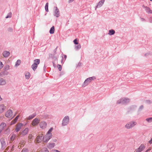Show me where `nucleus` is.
Segmentation results:
<instances>
[{"mask_svg": "<svg viewBox=\"0 0 152 152\" xmlns=\"http://www.w3.org/2000/svg\"><path fill=\"white\" fill-rule=\"evenodd\" d=\"M150 22V23H152V19L151 20V21Z\"/></svg>", "mask_w": 152, "mask_h": 152, "instance_id": "nucleus-54", "label": "nucleus"}, {"mask_svg": "<svg viewBox=\"0 0 152 152\" xmlns=\"http://www.w3.org/2000/svg\"><path fill=\"white\" fill-rule=\"evenodd\" d=\"M57 67L58 69L59 70L61 71L62 69V66H61L59 64H58L57 66Z\"/></svg>", "mask_w": 152, "mask_h": 152, "instance_id": "nucleus-36", "label": "nucleus"}, {"mask_svg": "<svg viewBox=\"0 0 152 152\" xmlns=\"http://www.w3.org/2000/svg\"><path fill=\"white\" fill-rule=\"evenodd\" d=\"M6 127V124L5 123H3L0 125V132H1L3 130H5Z\"/></svg>", "mask_w": 152, "mask_h": 152, "instance_id": "nucleus-10", "label": "nucleus"}, {"mask_svg": "<svg viewBox=\"0 0 152 152\" xmlns=\"http://www.w3.org/2000/svg\"><path fill=\"white\" fill-rule=\"evenodd\" d=\"M16 137V135L15 134H12L10 138L11 141H13L15 139Z\"/></svg>", "mask_w": 152, "mask_h": 152, "instance_id": "nucleus-26", "label": "nucleus"}, {"mask_svg": "<svg viewBox=\"0 0 152 152\" xmlns=\"http://www.w3.org/2000/svg\"><path fill=\"white\" fill-rule=\"evenodd\" d=\"M73 42H74V43L75 44H78V42H77V39H75L74 41H73Z\"/></svg>", "mask_w": 152, "mask_h": 152, "instance_id": "nucleus-42", "label": "nucleus"}, {"mask_svg": "<svg viewBox=\"0 0 152 152\" xmlns=\"http://www.w3.org/2000/svg\"><path fill=\"white\" fill-rule=\"evenodd\" d=\"M137 124L136 122L132 121L127 123L125 126V127L127 129H129L133 127Z\"/></svg>", "mask_w": 152, "mask_h": 152, "instance_id": "nucleus-5", "label": "nucleus"}, {"mask_svg": "<svg viewBox=\"0 0 152 152\" xmlns=\"http://www.w3.org/2000/svg\"><path fill=\"white\" fill-rule=\"evenodd\" d=\"M146 102L148 104H150L151 103V101L150 100H147L146 101Z\"/></svg>", "mask_w": 152, "mask_h": 152, "instance_id": "nucleus-43", "label": "nucleus"}, {"mask_svg": "<svg viewBox=\"0 0 152 152\" xmlns=\"http://www.w3.org/2000/svg\"><path fill=\"white\" fill-rule=\"evenodd\" d=\"M55 145V144L54 143H50L48 144V147L49 148H53Z\"/></svg>", "mask_w": 152, "mask_h": 152, "instance_id": "nucleus-22", "label": "nucleus"}, {"mask_svg": "<svg viewBox=\"0 0 152 152\" xmlns=\"http://www.w3.org/2000/svg\"><path fill=\"white\" fill-rule=\"evenodd\" d=\"M47 124L45 122H41L39 124V126L42 129H44L46 128L47 126Z\"/></svg>", "mask_w": 152, "mask_h": 152, "instance_id": "nucleus-13", "label": "nucleus"}, {"mask_svg": "<svg viewBox=\"0 0 152 152\" xmlns=\"http://www.w3.org/2000/svg\"><path fill=\"white\" fill-rule=\"evenodd\" d=\"M34 117V115H31L28 118L29 120L33 118Z\"/></svg>", "mask_w": 152, "mask_h": 152, "instance_id": "nucleus-40", "label": "nucleus"}, {"mask_svg": "<svg viewBox=\"0 0 152 152\" xmlns=\"http://www.w3.org/2000/svg\"><path fill=\"white\" fill-rule=\"evenodd\" d=\"M23 124L22 123L18 124L16 126L15 130L17 132H18L23 126Z\"/></svg>", "mask_w": 152, "mask_h": 152, "instance_id": "nucleus-14", "label": "nucleus"}, {"mask_svg": "<svg viewBox=\"0 0 152 152\" xmlns=\"http://www.w3.org/2000/svg\"><path fill=\"white\" fill-rule=\"evenodd\" d=\"M24 144L25 141L23 140H21L18 144V148H20L21 147L24 146Z\"/></svg>", "mask_w": 152, "mask_h": 152, "instance_id": "nucleus-18", "label": "nucleus"}, {"mask_svg": "<svg viewBox=\"0 0 152 152\" xmlns=\"http://www.w3.org/2000/svg\"><path fill=\"white\" fill-rule=\"evenodd\" d=\"M13 148H14V146L13 145L12 148V151L13 150Z\"/></svg>", "mask_w": 152, "mask_h": 152, "instance_id": "nucleus-52", "label": "nucleus"}, {"mask_svg": "<svg viewBox=\"0 0 152 152\" xmlns=\"http://www.w3.org/2000/svg\"><path fill=\"white\" fill-rule=\"evenodd\" d=\"M0 140L1 145V148L4 149L6 147L7 140L6 139L2 138L0 139Z\"/></svg>", "mask_w": 152, "mask_h": 152, "instance_id": "nucleus-6", "label": "nucleus"}, {"mask_svg": "<svg viewBox=\"0 0 152 152\" xmlns=\"http://www.w3.org/2000/svg\"><path fill=\"white\" fill-rule=\"evenodd\" d=\"M30 73L29 72H26L25 75L26 78L27 79H28L30 77Z\"/></svg>", "mask_w": 152, "mask_h": 152, "instance_id": "nucleus-28", "label": "nucleus"}, {"mask_svg": "<svg viewBox=\"0 0 152 152\" xmlns=\"http://www.w3.org/2000/svg\"><path fill=\"white\" fill-rule=\"evenodd\" d=\"M21 152H28V150L26 148H24L22 150Z\"/></svg>", "mask_w": 152, "mask_h": 152, "instance_id": "nucleus-37", "label": "nucleus"}, {"mask_svg": "<svg viewBox=\"0 0 152 152\" xmlns=\"http://www.w3.org/2000/svg\"><path fill=\"white\" fill-rule=\"evenodd\" d=\"M151 148H148V149H147L145 152H148V151H151Z\"/></svg>", "mask_w": 152, "mask_h": 152, "instance_id": "nucleus-47", "label": "nucleus"}, {"mask_svg": "<svg viewBox=\"0 0 152 152\" xmlns=\"http://www.w3.org/2000/svg\"><path fill=\"white\" fill-rule=\"evenodd\" d=\"M12 13L11 12L9 13L7 16L6 17V18H10L12 16Z\"/></svg>", "mask_w": 152, "mask_h": 152, "instance_id": "nucleus-32", "label": "nucleus"}, {"mask_svg": "<svg viewBox=\"0 0 152 152\" xmlns=\"http://www.w3.org/2000/svg\"><path fill=\"white\" fill-rule=\"evenodd\" d=\"M6 67L7 69H9V65L7 66Z\"/></svg>", "mask_w": 152, "mask_h": 152, "instance_id": "nucleus-51", "label": "nucleus"}, {"mask_svg": "<svg viewBox=\"0 0 152 152\" xmlns=\"http://www.w3.org/2000/svg\"><path fill=\"white\" fill-rule=\"evenodd\" d=\"M144 108V106L142 105H141L138 109V111H140L142 110Z\"/></svg>", "mask_w": 152, "mask_h": 152, "instance_id": "nucleus-35", "label": "nucleus"}, {"mask_svg": "<svg viewBox=\"0 0 152 152\" xmlns=\"http://www.w3.org/2000/svg\"><path fill=\"white\" fill-rule=\"evenodd\" d=\"M28 128H26L23 130L21 131L20 133V135L23 136L26 135L28 133Z\"/></svg>", "mask_w": 152, "mask_h": 152, "instance_id": "nucleus-12", "label": "nucleus"}, {"mask_svg": "<svg viewBox=\"0 0 152 152\" xmlns=\"http://www.w3.org/2000/svg\"><path fill=\"white\" fill-rule=\"evenodd\" d=\"M104 2V0H101L98 3L97 5L96 6V7H101L103 4Z\"/></svg>", "mask_w": 152, "mask_h": 152, "instance_id": "nucleus-17", "label": "nucleus"}, {"mask_svg": "<svg viewBox=\"0 0 152 152\" xmlns=\"http://www.w3.org/2000/svg\"><path fill=\"white\" fill-rule=\"evenodd\" d=\"M3 67V64H2V63L0 61V69L2 68Z\"/></svg>", "mask_w": 152, "mask_h": 152, "instance_id": "nucleus-44", "label": "nucleus"}, {"mask_svg": "<svg viewBox=\"0 0 152 152\" xmlns=\"http://www.w3.org/2000/svg\"><path fill=\"white\" fill-rule=\"evenodd\" d=\"M74 0H69V2H72Z\"/></svg>", "mask_w": 152, "mask_h": 152, "instance_id": "nucleus-49", "label": "nucleus"}, {"mask_svg": "<svg viewBox=\"0 0 152 152\" xmlns=\"http://www.w3.org/2000/svg\"><path fill=\"white\" fill-rule=\"evenodd\" d=\"M11 115H6V116L7 117L9 118H10L11 117Z\"/></svg>", "mask_w": 152, "mask_h": 152, "instance_id": "nucleus-45", "label": "nucleus"}, {"mask_svg": "<svg viewBox=\"0 0 152 152\" xmlns=\"http://www.w3.org/2000/svg\"><path fill=\"white\" fill-rule=\"evenodd\" d=\"M21 62V61L20 60H18L16 63L15 66H19Z\"/></svg>", "mask_w": 152, "mask_h": 152, "instance_id": "nucleus-30", "label": "nucleus"}, {"mask_svg": "<svg viewBox=\"0 0 152 152\" xmlns=\"http://www.w3.org/2000/svg\"><path fill=\"white\" fill-rule=\"evenodd\" d=\"M55 31V28L54 26H52L50 28V33L51 34H53L54 33Z\"/></svg>", "mask_w": 152, "mask_h": 152, "instance_id": "nucleus-25", "label": "nucleus"}, {"mask_svg": "<svg viewBox=\"0 0 152 152\" xmlns=\"http://www.w3.org/2000/svg\"><path fill=\"white\" fill-rule=\"evenodd\" d=\"M48 3H46L45 6V10L47 12L48 11Z\"/></svg>", "mask_w": 152, "mask_h": 152, "instance_id": "nucleus-31", "label": "nucleus"}, {"mask_svg": "<svg viewBox=\"0 0 152 152\" xmlns=\"http://www.w3.org/2000/svg\"><path fill=\"white\" fill-rule=\"evenodd\" d=\"M17 121H15V120L14 119L13 121H12L11 122V123L10 124V125H12L13 124H14L15 123H16Z\"/></svg>", "mask_w": 152, "mask_h": 152, "instance_id": "nucleus-38", "label": "nucleus"}, {"mask_svg": "<svg viewBox=\"0 0 152 152\" xmlns=\"http://www.w3.org/2000/svg\"><path fill=\"white\" fill-rule=\"evenodd\" d=\"M151 1H152V0H150Z\"/></svg>", "mask_w": 152, "mask_h": 152, "instance_id": "nucleus-56", "label": "nucleus"}, {"mask_svg": "<svg viewBox=\"0 0 152 152\" xmlns=\"http://www.w3.org/2000/svg\"><path fill=\"white\" fill-rule=\"evenodd\" d=\"M50 152H60V151H59L56 150V149H53L51 150L50 151Z\"/></svg>", "mask_w": 152, "mask_h": 152, "instance_id": "nucleus-41", "label": "nucleus"}, {"mask_svg": "<svg viewBox=\"0 0 152 152\" xmlns=\"http://www.w3.org/2000/svg\"><path fill=\"white\" fill-rule=\"evenodd\" d=\"M53 129V128H51L48 131L47 133L45 135V137H44L43 141L44 142H47L49 140H50L52 137V135L51 133Z\"/></svg>", "mask_w": 152, "mask_h": 152, "instance_id": "nucleus-1", "label": "nucleus"}, {"mask_svg": "<svg viewBox=\"0 0 152 152\" xmlns=\"http://www.w3.org/2000/svg\"><path fill=\"white\" fill-rule=\"evenodd\" d=\"M109 32V34L110 35H113L115 33L114 30L113 29L110 30Z\"/></svg>", "mask_w": 152, "mask_h": 152, "instance_id": "nucleus-29", "label": "nucleus"}, {"mask_svg": "<svg viewBox=\"0 0 152 152\" xmlns=\"http://www.w3.org/2000/svg\"><path fill=\"white\" fill-rule=\"evenodd\" d=\"M144 8L145 9L146 12L149 14H152V11L147 6H143Z\"/></svg>", "mask_w": 152, "mask_h": 152, "instance_id": "nucleus-15", "label": "nucleus"}, {"mask_svg": "<svg viewBox=\"0 0 152 152\" xmlns=\"http://www.w3.org/2000/svg\"><path fill=\"white\" fill-rule=\"evenodd\" d=\"M130 99L127 98H123L118 100L117 103L118 104H126L130 102Z\"/></svg>", "mask_w": 152, "mask_h": 152, "instance_id": "nucleus-3", "label": "nucleus"}, {"mask_svg": "<svg viewBox=\"0 0 152 152\" xmlns=\"http://www.w3.org/2000/svg\"><path fill=\"white\" fill-rule=\"evenodd\" d=\"M55 16L56 17H58L59 15V10L57 7H56V9L55 10Z\"/></svg>", "mask_w": 152, "mask_h": 152, "instance_id": "nucleus-21", "label": "nucleus"}, {"mask_svg": "<svg viewBox=\"0 0 152 152\" xmlns=\"http://www.w3.org/2000/svg\"><path fill=\"white\" fill-rule=\"evenodd\" d=\"M19 117V115H18L17 116H16V118L14 119L15 121H17V120H18Z\"/></svg>", "mask_w": 152, "mask_h": 152, "instance_id": "nucleus-46", "label": "nucleus"}, {"mask_svg": "<svg viewBox=\"0 0 152 152\" xmlns=\"http://www.w3.org/2000/svg\"><path fill=\"white\" fill-rule=\"evenodd\" d=\"M6 108V107L3 104L0 105V113H1Z\"/></svg>", "mask_w": 152, "mask_h": 152, "instance_id": "nucleus-16", "label": "nucleus"}, {"mask_svg": "<svg viewBox=\"0 0 152 152\" xmlns=\"http://www.w3.org/2000/svg\"><path fill=\"white\" fill-rule=\"evenodd\" d=\"M12 117L11 118V119H12Z\"/></svg>", "mask_w": 152, "mask_h": 152, "instance_id": "nucleus-57", "label": "nucleus"}, {"mask_svg": "<svg viewBox=\"0 0 152 152\" xmlns=\"http://www.w3.org/2000/svg\"><path fill=\"white\" fill-rule=\"evenodd\" d=\"M66 56L65 55H64V58L66 59Z\"/></svg>", "mask_w": 152, "mask_h": 152, "instance_id": "nucleus-50", "label": "nucleus"}, {"mask_svg": "<svg viewBox=\"0 0 152 152\" xmlns=\"http://www.w3.org/2000/svg\"><path fill=\"white\" fill-rule=\"evenodd\" d=\"M3 56L5 57H7L8 56L10 55V52L6 51L4 52L3 53Z\"/></svg>", "mask_w": 152, "mask_h": 152, "instance_id": "nucleus-19", "label": "nucleus"}, {"mask_svg": "<svg viewBox=\"0 0 152 152\" xmlns=\"http://www.w3.org/2000/svg\"><path fill=\"white\" fill-rule=\"evenodd\" d=\"M7 114H11L13 113L11 110L9 109L7 111Z\"/></svg>", "mask_w": 152, "mask_h": 152, "instance_id": "nucleus-34", "label": "nucleus"}, {"mask_svg": "<svg viewBox=\"0 0 152 152\" xmlns=\"http://www.w3.org/2000/svg\"><path fill=\"white\" fill-rule=\"evenodd\" d=\"M81 48V46L80 44H79L76 45L75 47V48L76 50H78L80 49Z\"/></svg>", "mask_w": 152, "mask_h": 152, "instance_id": "nucleus-33", "label": "nucleus"}, {"mask_svg": "<svg viewBox=\"0 0 152 152\" xmlns=\"http://www.w3.org/2000/svg\"><path fill=\"white\" fill-rule=\"evenodd\" d=\"M62 61H63V58H62V60H61V63H62Z\"/></svg>", "mask_w": 152, "mask_h": 152, "instance_id": "nucleus-55", "label": "nucleus"}, {"mask_svg": "<svg viewBox=\"0 0 152 152\" xmlns=\"http://www.w3.org/2000/svg\"><path fill=\"white\" fill-rule=\"evenodd\" d=\"M149 143L150 144L152 143V138H151V140H150L149 141Z\"/></svg>", "mask_w": 152, "mask_h": 152, "instance_id": "nucleus-48", "label": "nucleus"}, {"mask_svg": "<svg viewBox=\"0 0 152 152\" xmlns=\"http://www.w3.org/2000/svg\"><path fill=\"white\" fill-rule=\"evenodd\" d=\"M40 152H49V151L47 148H44L42 149Z\"/></svg>", "mask_w": 152, "mask_h": 152, "instance_id": "nucleus-27", "label": "nucleus"}, {"mask_svg": "<svg viewBox=\"0 0 152 152\" xmlns=\"http://www.w3.org/2000/svg\"><path fill=\"white\" fill-rule=\"evenodd\" d=\"M34 63L31 66V68L34 70L37 69V65L40 63V60L39 59H37L34 60Z\"/></svg>", "mask_w": 152, "mask_h": 152, "instance_id": "nucleus-7", "label": "nucleus"}, {"mask_svg": "<svg viewBox=\"0 0 152 152\" xmlns=\"http://www.w3.org/2000/svg\"><path fill=\"white\" fill-rule=\"evenodd\" d=\"M2 99L1 98V96L0 95V101H1Z\"/></svg>", "mask_w": 152, "mask_h": 152, "instance_id": "nucleus-53", "label": "nucleus"}, {"mask_svg": "<svg viewBox=\"0 0 152 152\" xmlns=\"http://www.w3.org/2000/svg\"><path fill=\"white\" fill-rule=\"evenodd\" d=\"M6 83L5 81L2 78H0V85H4Z\"/></svg>", "mask_w": 152, "mask_h": 152, "instance_id": "nucleus-23", "label": "nucleus"}, {"mask_svg": "<svg viewBox=\"0 0 152 152\" xmlns=\"http://www.w3.org/2000/svg\"><path fill=\"white\" fill-rule=\"evenodd\" d=\"M146 120L148 122H150L152 121V118H147Z\"/></svg>", "mask_w": 152, "mask_h": 152, "instance_id": "nucleus-39", "label": "nucleus"}, {"mask_svg": "<svg viewBox=\"0 0 152 152\" xmlns=\"http://www.w3.org/2000/svg\"><path fill=\"white\" fill-rule=\"evenodd\" d=\"M95 79V78L94 77H90L87 78L83 83L82 85V87H85L87 86L92 80Z\"/></svg>", "mask_w": 152, "mask_h": 152, "instance_id": "nucleus-4", "label": "nucleus"}, {"mask_svg": "<svg viewBox=\"0 0 152 152\" xmlns=\"http://www.w3.org/2000/svg\"><path fill=\"white\" fill-rule=\"evenodd\" d=\"M29 142H31L33 139V136L31 134H29L28 136Z\"/></svg>", "mask_w": 152, "mask_h": 152, "instance_id": "nucleus-24", "label": "nucleus"}, {"mask_svg": "<svg viewBox=\"0 0 152 152\" xmlns=\"http://www.w3.org/2000/svg\"><path fill=\"white\" fill-rule=\"evenodd\" d=\"M145 148V146L143 144H141L139 147L135 150L136 152H141Z\"/></svg>", "mask_w": 152, "mask_h": 152, "instance_id": "nucleus-8", "label": "nucleus"}, {"mask_svg": "<svg viewBox=\"0 0 152 152\" xmlns=\"http://www.w3.org/2000/svg\"><path fill=\"white\" fill-rule=\"evenodd\" d=\"M10 133V129L9 128L7 127L4 131V134H8Z\"/></svg>", "mask_w": 152, "mask_h": 152, "instance_id": "nucleus-20", "label": "nucleus"}, {"mask_svg": "<svg viewBox=\"0 0 152 152\" xmlns=\"http://www.w3.org/2000/svg\"><path fill=\"white\" fill-rule=\"evenodd\" d=\"M40 121L37 118H35L32 121L31 124L33 126H35L37 125L39 123Z\"/></svg>", "mask_w": 152, "mask_h": 152, "instance_id": "nucleus-11", "label": "nucleus"}, {"mask_svg": "<svg viewBox=\"0 0 152 152\" xmlns=\"http://www.w3.org/2000/svg\"><path fill=\"white\" fill-rule=\"evenodd\" d=\"M44 140V137L42 133L39 132L37 134V136L35 140V142L36 143H40L41 142L42 140Z\"/></svg>", "mask_w": 152, "mask_h": 152, "instance_id": "nucleus-2", "label": "nucleus"}, {"mask_svg": "<svg viewBox=\"0 0 152 152\" xmlns=\"http://www.w3.org/2000/svg\"><path fill=\"white\" fill-rule=\"evenodd\" d=\"M69 119L68 116L65 117L63 120L62 125L63 126H65L67 125L69 122Z\"/></svg>", "mask_w": 152, "mask_h": 152, "instance_id": "nucleus-9", "label": "nucleus"}]
</instances>
